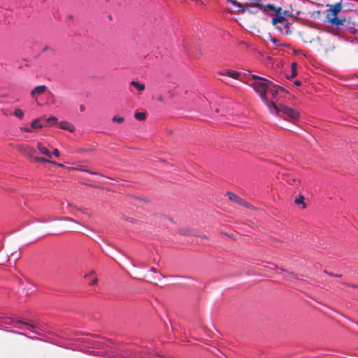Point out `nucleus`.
<instances>
[{
	"mask_svg": "<svg viewBox=\"0 0 358 358\" xmlns=\"http://www.w3.org/2000/svg\"><path fill=\"white\" fill-rule=\"evenodd\" d=\"M273 87L275 88H278V91H281V92H286V90L282 87H280L278 85H273Z\"/></svg>",
	"mask_w": 358,
	"mask_h": 358,
	"instance_id": "obj_37",
	"label": "nucleus"
},
{
	"mask_svg": "<svg viewBox=\"0 0 358 358\" xmlns=\"http://www.w3.org/2000/svg\"><path fill=\"white\" fill-rule=\"evenodd\" d=\"M11 332L13 333V334H17L19 336L30 338V339H35V338H36V337L27 336L24 333H20V332H17V331H12Z\"/></svg>",
	"mask_w": 358,
	"mask_h": 358,
	"instance_id": "obj_31",
	"label": "nucleus"
},
{
	"mask_svg": "<svg viewBox=\"0 0 358 358\" xmlns=\"http://www.w3.org/2000/svg\"><path fill=\"white\" fill-rule=\"evenodd\" d=\"M13 114L15 116H16L17 117H18L20 119H22L24 117V112L20 108H16L14 110Z\"/></svg>",
	"mask_w": 358,
	"mask_h": 358,
	"instance_id": "obj_21",
	"label": "nucleus"
},
{
	"mask_svg": "<svg viewBox=\"0 0 358 358\" xmlns=\"http://www.w3.org/2000/svg\"><path fill=\"white\" fill-rule=\"evenodd\" d=\"M40 119L37 118L32 121L31 124V127L33 129H41L43 127V125L39 123Z\"/></svg>",
	"mask_w": 358,
	"mask_h": 358,
	"instance_id": "obj_18",
	"label": "nucleus"
},
{
	"mask_svg": "<svg viewBox=\"0 0 358 358\" xmlns=\"http://www.w3.org/2000/svg\"><path fill=\"white\" fill-rule=\"evenodd\" d=\"M30 147L29 146H25V145H20L19 146L18 148V150L22 152V153H24V155L27 154V150L26 148H29Z\"/></svg>",
	"mask_w": 358,
	"mask_h": 358,
	"instance_id": "obj_30",
	"label": "nucleus"
},
{
	"mask_svg": "<svg viewBox=\"0 0 358 358\" xmlns=\"http://www.w3.org/2000/svg\"><path fill=\"white\" fill-rule=\"evenodd\" d=\"M134 117L136 119L143 121L145 120L146 118V114L143 112H136L134 114Z\"/></svg>",
	"mask_w": 358,
	"mask_h": 358,
	"instance_id": "obj_19",
	"label": "nucleus"
},
{
	"mask_svg": "<svg viewBox=\"0 0 358 358\" xmlns=\"http://www.w3.org/2000/svg\"><path fill=\"white\" fill-rule=\"evenodd\" d=\"M324 273H327V275H329L330 276H333V277L341 278L342 276L341 274H334L331 272H328L327 271H324Z\"/></svg>",
	"mask_w": 358,
	"mask_h": 358,
	"instance_id": "obj_32",
	"label": "nucleus"
},
{
	"mask_svg": "<svg viewBox=\"0 0 358 358\" xmlns=\"http://www.w3.org/2000/svg\"><path fill=\"white\" fill-rule=\"evenodd\" d=\"M287 20L285 16H276L272 19V24L276 27V25L284 23Z\"/></svg>",
	"mask_w": 358,
	"mask_h": 358,
	"instance_id": "obj_13",
	"label": "nucleus"
},
{
	"mask_svg": "<svg viewBox=\"0 0 358 358\" xmlns=\"http://www.w3.org/2000/svg\"><path fill=\"white\" fill-rule=\"evenodd\" d=\"M279 114L286 120L294 122L298 120L299 113L294 109L285 105H280Z\"/></svg>",
	"mask_w": 358,
	"mask_h": 358,
	"instance_id": "obj_2",
	"label": "nucleus"
},
{
	"mask_svg": "<svg viewBox=\"0 0 358 358\" xmlns=\"http://www.w3.org/2000/svg\"><path fill=\"white\" fill-rule=\"evenodd\" d=\"M291 23L287 20L284 23L276 25V28L279 29V31L285 35H291L292 34V31L290 29Z\"/></svg>",
	"mask_w": 358,
	"mask_h": 358,
	"instance_id": "obj_4",
	"label": "nucleus"
},
{
	"mask_svg": "<svg viewBox=\"0 0 358 358\" xmlns=\"http://www.w3.org/2000/svg\"><path fill=\"white\" fill-rule=\"evenodd\" d=\"M294 85H297V86H299L301 85V81L299 80H295L294 81Z\"/></svg>",
	"mask_w": 358,
	"mask_h": 358,
	"instance_id": "obj_44",
	"label": "nucleus"
},
{
	"mask_svg": "<svg viewBox=\"0 0 358 358\" xmlns=\"http://www.w3.org/2000/svg\"><path fill=\"white\" fill-rule=\"evenodd\" d=\"M282 271H285L288 273L287 275L284 276V279L287 280H291L292 279H296V275L292 272L288 273L287 271L282 269Z\"/></svg>",
	"mask_w": 358,
	"mask_h": 358,
	"instance_id": "obj_20",
	"label": "nucleus"
},
{
	"mask_svg": "<svg viewBox=\"0 0 358 358\" xmlns=\"http://www.w3.org/2000/svg\"><path fill=\"white\" fill-rule=\"evenodd\" d=\"M47 90V87L45 85H39L36 87L31 92V95L34 96L36 95H41L43 94Z\"/></svg>",
	"mask_w": 358,
	"mask_h": 358,
	"instance_id": "obj_10",
	"label": "nucleus"
},
{
	"mask_svg": "<svg viewBox=\"0 0 358 358\" xmlns=\"http://www.w3.org/2000/svg\"><path fill=\"white\" fill-rule=\"evenodd\" d=\"M179 233L182 235H187L189 234V230L185 229H182L179 231Z\"/></svg>",
	"mask_w": 358,
	"mask_h": 358,
	"instance_id": "obj_35",
	"label": "nucleus"
},
{
	"mask_svg": "<svg viewBox=\"0 0 358 358\" xmlns=\"http://www.w3.org/2000/svg\"><path fill=\"white\" fill-rule=\"evenodd\" d=\"M62 220H68V221H71V222H76V221H75V220H73L72 218H71V217H64V218H62ZM76 223H78V222H76Z\"/></svg>",
	"mask_w": 358,
	"mask_h": 358,
	"instance_id": "obj_41",
	"label": "nucleus"
},
{
	"mask_svg": "<svg viewBox=\"0 0 358 358\" xmlns=\"http://www.w3.org/2000/svg\"><path fill=\"white\" fill-rule=\"evenodd\" d=\"M17 322L23 324H25V325H27L28 327H30L31 328H34V329L38 328V327L36 324H29V323H27V322H24L22 320H17Z\"/></svg>",
	"mask_w": 358,
	"mask_h": 358,
	"instance_id": "obj_27",
	"label": "nucleus"
},
{
	"mask_svg": "<svg viewBox=\"0 0 358 358\" xmlns=\"http://www.w3.org/2000/svg\"><path fill=\"white\" fill-rule=\"evenodd\" d=\"M47 122L50 124H55L57 122V118L55 117H50L47 119Z\"/></svg>",
	"mask_w": 358,
	"mask_h": 358,
	"instance_id": "obj_29",
	"label": "nucleus"
},
{
	"mask_svg": "<svg viewBox=\"0 0 358 358\" xmlns=\"http://www.w3.org/2000/svg\"><path fill=\"white\" fill-rule=\"evenodd\" d=\"M112 121L114 122H117L119 124H122L124 122V118L123 117L115 115L113 117Z\"/></svg>",
	"mask_w": 358,
	"mask_h": 358,
	"instance_id": "obj_24",
	"label": "nucleus"
},
{
	"mask_svg": "<svg viewBox=\"0 0 358 358\" xmlns=\"http://www.w3.org/2000/svg\"><path fill=\"white\" fill-rule=\"evenodd\" d=\"M296 74H297L296 70L292 69L291 75L290 76H287V78L288 79L292 78L295 77L296 76Z\"/></svg>",
	"mask_w": 358,
	"mask_h": 358,
	"instance_id": "obj_34",
	"label": "nucleus"
},
{
	"mask_svg": "<svg viewBox=\"0 0 358 358\" xmlns=\"http://www.w3.org/2000/svg\"><path fill=\"white\" fill-rule=\"evenodd\" d=\"M34 162H48V163H53L52 162L50 161L49 159H47L43 157H36L34 158Z\"/></svg>",
	"mask_w": 358,
	"mask_h": 358,
	"instance_id": "obj_26",
	"label": "nucleus"
},
{
	"mask_svg": "<svg viewBox=\"0 0 358 358\" xmlns=\"http://www.w3.org/2000/svg\"><path fill=\"white\" fill-rule=\"evenodd\" d=\"M85 171L90 173V174H96V173H93V172L90 171Z\"/></svg>",
	"mask_w": 358,
	"mask_h": 358,
	"instance_id": "obj_48",
	"label": "nucleus"
},
{
	"mask_svg": "<svg viewBox=\"0 0 358 358\" xmlns=\"http://www.w3.org/2000/svg\"><path fill=\"white\" fill-rule=\"evenodd\" d=\"M59 128L67 130L70 132H73L75 131V127L73 124L67 121H62L59 123Z\"/></svg>",
	"mask_w": 358,
	"mask_h": 358,
	"instance_id": "obj_8",
	"label": "nucleus"
},
{
	"mask_svg": "<svg viewBox=\"0 0 358 358\" xmlns=\"http://www.w3.org/2000/svg\"><path fill=\"white\" fill-rule=\"evenodd\" d=\"M97 281H98V280H97V279H96H96H94V280H93L90 282V285H94L96 284V283H97Z\"/></svg>",
	"mask_w": 358,
	"mask_h": 358,
	"instance_id": "obj_42",
	"label": "nucleus"
},
{
	"mask_svg": "<svg viewBox=\"0 0 358 358\" xmlns=\"http://www.w3.org/2000/svg\"><path fill=\"white\" fill-rule=\"evenodd\" d=\"M315 41L318 43L320 49L326 53L334 49V43L327 37L317 36Z\"/></svg>",
	"mask_w": 358,
	"mask_h": 358,
	"instance_id": "obj_3",
	"label": "nucleus"
},
{
	"mask_svg": "<svg viewBox=\"0 0 358 358\" xmlns=\"http://www.w3.org/2000/svg\"><path fill=\"white\" fill-rule=\"evenodd\" d=\"M282 14H283L284 15H289V12H288L287 10H285V11L282 13Z\"/></svg>",
	"mask_w": 358,
	"mask_h": 358,
	"instance_id": "obj_45",
	"label": "nucleus"
},
{
	"mask_svg": "<svg viewBox=\"0 0 358 358\" xmlns=\"http://www.w3.org/2000/svg\"><path fill=\"white\" fill-rule=\"evenodd\" d=\"M72 231H76V232H82V231H81V230H80V229L76 228V227L73 228V229H72Z\"/></svg>",
	"mask_w": 358,
	"mask_h": 358,
	"instance_id": "obj_43",
	"label": "nucleus"
},
{
	"mask_svg": "<svg viewBox=\"0 0 358 358\" xmlns=\"http://www.w3.org/2000/svg\"><path fill=\"white\" fill-rule=\"evenodd\" d=\"M220 74L227 75L234 79H238V78L241 76L240 73L236 72L233 70H228V69L223 70L222 71L220 72Z\"/></svg>",
	"mask_w": 358,
	"mask_h": 358,
	"instance_id": "obj_9",
	"label": "nucleus"
},
{
	"mask_svg": "<svg viewBox=\"0 0 358 358\" xmlns=\"http://www.w3.org/2000/svg\"><path fill=\"white\" fill-rule=\"evenodd\" d=\"M329 22L332 24L338 27L340 25H343V23L345 22V18L339 19L338 17L335 16V17H332L331 18H329Z\"/></svg>",
	"mask_w": 358,
	"mask_h": 358,
	"instance_id": "obj_11",
	"label": "nucleus"
},
{
	"mask_svg": "<svg viewBox=\"0 0 358 358\" xmlns=\"http://www.w3.org/2000/svg\"><path fill=\"white\" fill-rule=\"evenodd\" d=\"M297 64L296 62H292L291 64V69L296 70Z\"/></svg>",
	"mask_w": 358,
	"mask_h": 358,
	"instance_id": "obj_40",
	"label": "nucleus"
},
{
	"mask_svg": "<svg viewBox=\"0 0 358 358\" xmlns=\"http://www.w3.org/2000/svg\"><path fill=\"white\" fill-rule=\"evenodd\" d=\"M150 271H152V272H155V273L157 272V270L155 268H151Z\"/></svg>",
	"mask_w": 358,
	"mask_h": 358,
	"instance_id": "obj_47",
	"label": "nucleus"
},
{
	"mask_svg": "<svg viewBox=\"0 0 358 358\" xmlns=\"http://www.w3.org/2000/svg\"><path fill=\"white\" fill-rule=\"evenodd\" d=\"M227 196H228V198H229V199L230 201H231L233 202H235L236 203H238V204H240L241 206H245L247 208L250 207V205L245 201H244L243 199L240 198L236 194H234L232 192H227Z\"/></svg>",
	"mask_w": 358,
	"mask_h": 358,
	"instance_id": "obj_5",
	"label": "nucleus"
},
{
	"mask_svg": "<svg viewBox=\"0 0 358 358\" xmlns=\"http://www.w3.org/2000/svg\"><path fill=\"white\" fill-rule=\"evenodd\" d=\"M268 108L270 109L271 112H272V110L273 109L275 112H277L278 114H279V108H280V106H278L273 101H268L267 100L266 102H264Z\"/></svg>",
	"mask_w": 358,
	"mask_h": 358,
	"instance_id": "obj_14",
	"label": "nucleus"
},
{
	"mask_svg": "<svg viewBox=\"0 0 358 358\" xmlns=\"http://www.w3.org/2000/svg\"><path fill=\"white\" fill-rule=\"evenodd\" d=\"M265 8H266V9L268 8L270 10L275 11L277 14H282V8L281 7H276L271 3H268L265 6Z\"/></svg>",
	"mask_w": 358,
	"mask_h": 358,
	"instance_id": "obj_15",
	"label": "nucleus"
},
{
	"mask_svg": "<svg viewBox=\"0 0 358 358\" xmlns=\"http://www.w3.org/2000/svg\"><path fill=\"white\" fill-rule=\"evenodd\" d=\"M122 219L124 220L125 221L131 222L132 224H136L137 222L136 220L135 219L132 218V217H129L123 216Z\"/></svg>",
	"mask_w": 358,
	"mask_h": 358,
	"instance_id": "obj_28",
	"label": "nucleus"
},
{
	"mask_svg": "<svg viewBox=\"0 0 358 358\" xmlns=\"http://www.w3.org/2000/svg\"><path fill=\"white\" fill-rule=\"evenodd\" d=\"M27 150V155H28L29 157H30L32 159V161L34 162V155L36 154V150L32 148H26Z\"/></svg>",
	"mask_w": 358,
	"mask_h": 358,
	"instance_id": "obj_22",
	"label": "nucleus"
},
{
	"mask_svg": "<svg viewBox=\"0 0 358 358\" xmlns=\"http://www.w3.org/2000/svg\"><path fill=\"white\" fill-rule=\"evenodd\" d=\"M227 1L230 2L234 6L240 8L242 11H245V9L243 8V5L241 3L238 2L237 0H227Z\"/></svg>",
	"mask_w": 358,
	"mask_h": 358,
	"instance_id": "obj_25",
	"label": "nucleus"
},
{
	"mask_svg": "<svg viewBox=\"0 0 358 358\" xmlns=\"http://www.w3.org/2000/svg\"><path fill=\"white\" fill-rule=\"evenodd\" d=\"M130 196V197H131V198H134V199H135L139 200V201H146V202H148V199H146L139 198V197L134 196Z\"/></svg>",
	"mask_w": 358,
	"mask_h": 358,
	"instance_id": "obj_36",
	"label": "nucleus"
},
{
	"mask_svg": "<svg viewBox=\"0 0 358 358\" xmlns=\"http://www.w3.org/2000/svg\"><path fill=\"white\" fill-rule=\"evenodd\" d=\"M289 182L292 185H296L299 184L300 181L298 179L293 178L292 181H289Z\"/></svg>",
	"mask_w": 358,
	"mask_h": 358,
	"instance_id": "obj_33",
	"label": "nucleus"
},
{
	"mask_svg": "<svg viewBox=\"0 0 358 358\" xmlns=\"http://www.w3.org/2000/svg\"><path fill=\"white\" fill-rule=\"evenodd\" d=\"M295 203L297 205L302 204V208L303 209L306 208V205L304 203V197L302 195H299L298 197L296 198Z\"/></svg>",
	"mask_w": 358,
	"mask_h": 358,
	"instance_id": "obj_17",
	"label": "nucleus"
},
{
	"mask_svg": "<svg viewBox=\"0 0 358 358\" xmlns=\"http://www.w3.org/2000/svg\"><path fill=\"white\" fill-rule=\"evenodd\" d=\"M37 147L42 154L46 155L48 158H51L52 155L50 151L45 146H43L41 143L38 142Z\"/></svg>",
	"mask_w": 358,
	"mask_h": 358,
	"instance_id": "obj_12",
	"label": "nucleus"
},
{
	"mask_svg": "<svg viewBox=\"0 0 358 358\" xmlns=\"http://www.w3.org/2000/svg\"><path fill=\"white\" fill-rule=\"evenodd\" d=\"M273 85L274 84H272V83L269 85H271L269 92L271 93L273 98H275V96H277V94L278 93V88L273 87Z\"/></svg>",
	"mask_w": 358,
	"mask_h": 358,
	"instance_id": "obj_23",
	"label": "nucleus"
},
{
	"mask_svg": "<svg viewBox=\"0 0 358 358\" xmlns=\"http://www.w3.org/2000/svg\"><path fill=\"white\" fill-rule=\"evenodd\" d=\"M52 153H53V155H54L55 157H58L59 156V150H58L57 148H55V149L53 150V152H52Z\"/></svg>",
	"mask_w": 358,
	"mask_h": 358,
	"instance_id": "obj_39",
	"label": "nucleus"
},
{
	"mask_svg": "<svg viewBox=\"0 0 358 358\" xmlns=\"http://www.w3.org/2000/svg\"><path fill=\"white\" fill-rule=\"evenodd\" d=\"M351 287L358 288V286H357V285H352Z\"/></svg>",
	"mask_w": 358,
	"mask_h": 358,
	"instance_id": "obj_49",
	"label": "nucleus"
},
{
	"mask_svg": "<svg viewBox=\"0 0 358 358\" xmlns=\"http://www.w3.org/2000/svg\"><path fill=\"white\" fill-rule=\"evenodd\" d=\"M341 8H342L341 2H338V3H335L332 6V8H331L329 10L328 17L329 18V15H332L333 17L336 16L338 15V13L339 12H341Z\"/></svg>",
	"mask_w": 358,
	"mask_h": 358,
	"instance_id": "obj_7",
	"label": "nucleus"
},
{
	"mask_svg": "<svg viewBox=\"0 0 358 358\" xmlns=\"http://www.w3.org/2000/svg\"><path fill=\"white\" fill-rule=\"evenodd\" d=\"M20 130L21 131H27V132H31V129L29 127H21Z\"/></svg>",
	"mask_w": 358,
	"mask_h": 358,
	"instance_id": "obj_38",
	"label": "nucleus"
},
{
	"mask_svg": "<svg viewBox=\"0 0 358 358\" xmlns=\"http://www.w3.org/2000/svg\"><path fill=\"white\" fill-rule=\"evenodd\" d=\"M131 85L136 87L140 92L143 91L145 87L144 84L140 83L135 80H132L131 82Z\"/></svg>",
	"mask_w": 358,
	"mask_h": 358,
	"instance_id": "obj_16",
	"label": "nucleus"
},
{
	"mask_svg": "<svg viewBox=\"0 0 358 358\" xmlns=\"http://www.w3.org/2000/svg\"><path fill=\"white\" fill-rule=\"evenodd\" d=\"M271 41L273 43H276L277 42V39L275 38H271Z\"/></svg>",
	"mask_w": 358,
	"mask_h": 358,
	"instance_id": "obj_46",
	"label": "nucleus"
},
{
	"mask_svg": "<svg viewBox=\"0 0 358 358\" xmlns=\"http://www.w3.org/2000/svg\"><path fill=\"white\" fill-rule=\"evenodd\" d=\"M250 3H246L245 6L243 5V8L246 10V9L249 7H256L258 8L259 10H262L264 11H266V8L262 5L260 0H250Z\"/></svg>",
	"mask_w": 358,
	"mask_h": 358,
	"instance_id": "obj_6",
	"label": "nucleus"
},
{
	"mask_svg": "<svg viewBox=\"0 0 358 358\" xmlns=\"http://www.w3.org/2000/svg\"><path fill=\"white\" fill-rule=\"evenodd\" d=\"M252 78L255 81L252 83L250 85L253 87L255 91L259 94L261 99L264 102H266V92L268 89V85L271 84V81L255 74L252 75Z\"/></svg>",
	"mask_w": 358,
	"mask_h": 358,
	"instance_id": "obj_1",
	"label": "nucleus"
}]
</instances>
